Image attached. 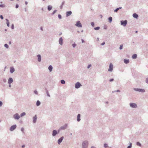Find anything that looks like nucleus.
I'll return each instance as SVG.
<instances>
[{"label":"nucleus","instance_id":"cd10ccee","mask_svg":"<svg viewBox=\"0 0 148 148\" xmlns=\"http://www.w3.org/2000/svg\"><path fill=\"white\" fill-rule=\"evenodd\" d=\"M99 27H95L94 28V29L95 30H99Z\"/></svg>","mask_w":148,"mask_h":148},{"label":"nucleus","instance_id":"4468645a","mask_svg":"<svg viewBox=\"0 0 148 148\" xmlns=\"http://www.w3.org/2000/svg\"><path fill=\"white\" fill-rule=\"evenodd\" d=\"M57 133V131L55 130H54L53 132V134H52L53 136H55L56 134Z\"/></svg>","mask_w":148,"mask_h":148},{"label":"nucleus","instance_id":"dca6fc26","mask_svg":"<svg viewBox=\"0 0 148 148\" xmlns=\"http://www.w3.org/2000/svg\"><path fill=\"white\" fill-rule=\"evenodd\" d=\"M133 16L134 18H137L138 17V15L136 13H134L133 14Z\"/></svg>","mask_w":148,"mask_h":148},{"label":"nucleus","instance_id":"72a5a7b5","mask_svg":"<svg viewBox=\"0 0 148 148\" xmlns=\"http://www.w3.org/2000/svg\"><path fill=\"white\" fill-rule=\"evenodd\" d=\"M131 146H132V144H131V143H130V146H128L127 147V148H131Z\"/></svg>","mask_w":148,"mask_h":148},{"label":"nucleus","instance_id":"7c9ffc66","mask_svg":"<svg viewBox=\"0 0 148 148\" xmlns=\"http://www.w3.org/2000/svg\"><path fill=\"white\" fill-rule=\"evenodd\" d=\"M137 145L139 146H140L141 145V144L139 142H137Z\"/></svg>","mask_w":148,"mask_h":148},{"label":"nucleus","instance_id":"a19ab883","mask_svg":"<svg viewBox=\"0 0 148 148\" xmlns=\"http://www.w3.org/2000/svg\"><path fill=\"white\" fill-rule=\"evenodd\" d=\"M7 26L8 27H9V22H7Z\"/></svg>","mask_w":148,"mask_h":148},{"label":"nucleus","instance_id":"4d7b16f0","mask_svg":"<svg viewBox=\"0 0 148 148\" xmlns=\"http://www.w3.org/2000/svg\"><path fill=\"white\" fill-rule=\"evenodd\" d=\"M117 92H120V91L119 90H118L117 91Z\"/></svg>","mask_w":148,"mask_h":148},{"label":"nucleus","instance_id":"4c0bfd02","mask_svg":"<svg viewBox=\"0 0 148 148\" xmlns=\"http://www.w3.org/2000/svg\"><path fill=\"white\" fill-rule=\"evenodd\" d=\"M2 105V102L1 101H0V106H1Z\"/></svg>","mask_w":148,"mask_h":148},{"label":"nucleus","instance_id":"bb28decb","mask_svg":"<svg viewBox=\"0 0 148 148\" xmlns=\"http://www.w3.org/2000/svg\"><path fill=\"white\" fill-rule=\"evenodd\" d=\"M61 82L62 84H64L65 83V82L64 80H61Z\"/></svg>","mask_w":148,"mask_h":148},{"label":"nucleus","instance_id":"f704fd0d","mask_svg":"<svg viewBox=\"0 0 148 148\" xmlns=\"http://www.w3.org/2000/svg\"><path fill=\"white\" fill-rule=\"evenodd\" d=\"M91 25L92 26H94V23L93 22H92L91 23Z\"/></svg>","mask_w":148,"mask_h":148},{"label":"nucleus","instance_id":"c03bdc74","mask_svg":"<svg viewBox=\"0 0 148 148\" xmlns=\"http://www.w3.org/2000/svg\"><path fill=\"white\" fill-rule=\"evenodd\" d=\"M91 66V65H88V68H90V67Z\"/></svg>","mask_w":148,"mask_h":148},{"label":"nucleus","instance_id":"20e7f679","mask_svg":"<svg viewBox=\"0 0 148 148\" xmlns=\"http://www.w3.org/2000/svg\"><path fill=\"white\" fill-rule=\"evenodd\" d=\"M75 25L79 27H82V25L80 21H78L75 24Z\"/></svg>","mask_w":148,"mask_h":148},{"label":"nucleus","instance_id":"5701e85b","mask_svg":"<svg viewBox=\"0 0 148 148\" xmlns=\"http://www.w3.org/2000/svg\"><path fill=\"white\" fill-rule=\"evenodd\" d=\"M137 57V55L136 54H134L132 56V58L133 59H135Z\"/></svg>","mask_w":148,"mask_h":148},{"label":"nucleus","instance_id":"58836bf2","mask_svg":"<svg viewBox=\"0 0 148 148\" xmlns=\"http://www.w3.org/2000/svg\"><path fill=\"white\" fill-rule=\"evenodd\" d=\"M72 46L73 47H75L76 46V45L75 44H73Z\"/></svg>","mask_w":148,"mask_h":148},{"label":"nucleus","instance_id":"79ce46f5","mask_svg":"<svg viewBox=\"0 0 148 148\" xmlns=\"http://www.w3.org/2000/svg\"><path fill=\"white\" fill-rule=\"evenodd\" d=\"M146 81L147 83H148V78L146 79Z\"/></svg>","mask_w":148,"mask_h":148},{"label":"nucleus","instance_id":"ddd939ff","mask_svg":"<svg viewBox=\"0 0 148 148\" xmlns=\"http://www.w3.org/2000/svg\"><path fill=\"white\" fill-rule=\"evenodd\" d=\"M8 82V83L10 84L12 83L13 82V79L12 78H9Z\"/></svg>","mask_w":148,"mask_h":148},{"label":"nucleus","instance_id":"1a4fd4ad","mask_svg":"<svg viewBox=\"0 0 148 148\" xmlns=\"http://www.w3.org/2000/svg\"><path fill=\"white\" fill-rule=\"evenodd\" d=\"M63 137L62 136L58 140V143L59 144H60V143L62 142L63 139Z\"/></svg>","mask_w":148,"mask_h":148},{"label":"nucleus","instance_id":"603ef678","mask_svg":"<svg viewBox=\"0 0 148 148\" xmlns=\"http://www.w3.org/2000/svg\"><path fill=\"white\" fill-rule=\"evenodd\" d=\"M25 146V145H23L22 146V147H24Z\"/></svg>","mask_w":148,"mask_h":148},{"label":"nucleus","instance_id":"49530a36","mask_svg":"<svg viewBox=\"0 0 148 148\" xmlns=\"http://www.w3.org/2000/svg\"><path fill=\"white\" fill-rule=\"evenodd\" d=\"M105 44V42H103L101 44V45H104Z\"/></svg>","mask_w":148,"mask_h":148},{"label":"nucleus","instance_id":"c85d7f7f","mask_svg":"<svg viewBox=\"0 0 148 148\" xmlns=\"http://www.w3.org/2000/svg\"><path fill=\"white\" fill-rule=\"evenodd\" d=\"M123 45H120V47H119V49H122L123 48Z\"/></svg>","mask_w":148,"mask_h":148},{"label":"nucleus","instance_id":"9b49d317","mask_svg":"<svg viewBox=\"0 0 148 148\" xmlns=\"http://www.w3.org/2000/svg\"><path fill=\"white\" fill-rule=\"evenodd\" d=\"M72 14V12L71 11L67 12L66 13V16H68Z\"/></svg>","mask_w":148,"mask_h":148},{"label":"nucleus","instance_id":"6ab92c4d","mask_svg":"<svg viewBox=\"0 0 148 148\" xmlns=\"http://www.w3.org/2000/svg\"><path fill=\"white\" fill-rule=\"evenodd\" d=\"M52 69H53L52 66L51 65L49 66L48 67V69L50 72H51L52 71Z\"/></svg>","mask_w":148,"mask_h":148},{"label":"nucleus","instance_id":"b1692460","mask_svg":"<svg viewBox=\"0 0 148 148\" xmlns=\"http://www.w3.org/2000/svg\"><path fill=\"white\" fill-rule=\"evenodd\" d=\"M108 19L109 20V22L110 23H111L112 20V18L111 17H110L108 18Z\"/></svg>","mask_w":148,"mask_h":148},{"label":"nucleus","instance_id":"6e6d98bb","mask_svg":"<svg viewBox=\"0 0 148 148\" xmlns=\"http://www.w3.org/2000/svg\"><path fill=\"white\" fill-rule=\"evenodd\" d=\"M9 86L10 87H11V85L10 84Z\"/></svg>","mask_w":148,"mask_h":148},{"label":"nucleus","instance_id":"13d9d810","mask_svg":"<svg viewBox=\"0 0 148 148\" xmlns=\"http://www.w3.org/2000/svg\"><path fill=\"white\" fill-rule=\"evenodd\" d=\"M9 43H10V44H11V42H10Z\"/></svg>","mask_w":148,"mask_h":148},{"label":"nucleus","instance_id":"a18cd8bd","mask_svg":"<svg viewBox=\"0 0 148 148\" xmlns=\"http://www.w3.org/2000/svg\"><path fill=\"white\" fill-rule=\"evenodd\" d=\"M113 80H114V79H111L110 80V82H112V81H113Z\"/></svg>","mask_w":148,"mask_h":148},{"label":"nucleus","instance_id":"7ed1b4c3","mask_svg":"<svg viewBox=\"0 0 148 148\" xmlns=\"http://www.w3.org/2000/svg\"><path fill=\"white\" fill-rule=\"evenodd\" d=\"M113 70V65L112 63H110V64L109 68L108 69L109 71H112Z\"/></svg>","mask_w":148,"mask_h":148},{"label":"nucleus","instance_id":"473e14b6","mask_svg":"<svg viewBox=\"0 0 148 148\" xmlns=\"http://www.w3.org/2000/svg\"><path fill=\"white\" fill-rule=\"evenodd\" d=\"M58 18H59L60 19V18H61L62 16H61L59 14V15H58Z\"/></svg>","mask_w":148,"mask_h":148},{"label":"nucleus","instance_id":"412c9836","mask_svg":"<svg viewBox=\"0 0 148 148\" xmlns=\"http://www.w3.org/2000/svg\"><path fill=\"white\" fill-rule=\"evenodd\" d=\"M52 8V7L51 5H49L48 7V10H50Z\"/></svg>","mask_w":148,"mask_h":148},{"label":"nucleus","instance_id":"aec40b11","mask_svg":"<svg viewBox=\"0 0 148 148\" xmlns=\"http://www.w3.org/2000/svg\"><path fill=\"white\" fill-rule=\"evenodd\" d=\"M124 62L125 63L127 64L129 62V60L125 59L124 60Z\"/></svg>","mask_w":148,"mask_h":148},{"label":"nucleus","instance_id":"f257e3e1","mask_svg":"<svg viewBox=\"0 0 148 148\" xmlns=\"http://www.w3.org/2000/svg\"><path fill=\"white\" fill-rule=\"evenodd\" d=\"M88 145V141H84L82 144V148H87Z\"/></svg>","mask_w":148,"mask_h":148},{"label":"nucleus","instance_id":"f8f14e48","mask_svg":"<svg viewBox=\"0 0 148 148\" xmlns=\"http://www.w3.org/2000/svg\"><path fill=\"white\" fill-rule=\"evenodd\" d=\"M59 42L60 45H62L63 43V39L62 38H60L59 40Z\"/></svg>","mask_w":148,"mask_h":148},{"label":"nucleus","instance_id":"864d4df0","mask_svg":"<svg viewBox=\"0 0 148 148\" xmlns=\"http://www.w3.org/2000/svg\"><path fill=\"white\" fill-rule=\"evenodd\" d=\"M91 148H95V147H91Z\"/></svg>","mask_w":148,"mask_h":148},{"label":"nucleus","instance_id":"ea45409f","mask_svg":"<svg viewBox=\"0 0 148 148\" xmlns=\"http://www.w3.org/2000/svg\"><path fill=\"white\" fill-rule=\"evenodd\" d=\"M0 6L1 7H4V5H0Z\"/></svg>","mask_w":148,"mask_h":148},{"label":"nucleus","instance_id":"f03ea898","mask_svg":"<svg viewBox=\"0 0 148 148\" xmlns=\"http://www.w3.org/2000/svg\"><path fill=\"white\" fill-rule=\"evenodd\" d=\"M121 24L122 25H123L124 26H125L127 23V21L126 20H125L124 21H121Z\"/></svg>","mask_w":148,"mask_h":148},{"label":"nucleus","instance_id":"e433bc0d","mask_svg":"<svg viewBox=\"0 0 148 148\" xmlns=\"http://www.w3.org/2000/svg\"><path fill=\"white\" fill-rule=\"evenodd\" d=\"M24 129L23 128H21V131L24 132Z\"/></svg>","mask_w":148,"mask_h":148},{"label":"nucleus","instance_id":"f3484780","mask_svg":"<svg viewBox=\"0 0 148 148\" xmlns=\"http://www.w3.org/2000/svg\"><path fill=\"white\" fill-rule=\"evenodd\" d=\"M80 115L79 114H78L77 115V121H80Z\"/></svg>","mask_w":148,"mask_h":148},{"label":"nucleus","instance_id":"a211bd4d","mask_svg":"<svg viewBox=\"0 0 148 148\" xmlns=\"http://www.w3.org/2000/svg\"><path fill=\"white\" fill-rule=\"evenodd\" d=\"M14 71V68L11 67L10 68V72L11 73H12Z\"/></svg>","mask_w":148,"mask_h":148},{"label":"nucleus","instance_id":"09e8293b","mask_svg":"<svg viewBox=\"0 0 148 148\" xmlns=\"http://www.w3.org/2000/svg\"><path fill=\"white\" fill-rule=\"evenodd\" d=\"M0 18L2 19H3V16L2 15H1Z\"/></svg>","mask_w":148,"mask_h":148},{"label":"nucleus","instance_id":"3c124183","mask_svg":"<svg viewBox=\"0 0 148 148\" xmlns=\"http://www.w3.org/2000/svg\"><path fill=\"white\" fill-rule=\"evenodd\" d=\"M82 43L84 42V41L83 40H82Z\"/></svg>","mask_w":148,"mask_h":148},{"label":"nucleus","instance_id":"6e6552de","mask_svg":"<svg viewBox=\"0 0 148 148\" xmlns=\"http://www.w3.org/2000/svg\"><path fill=\"white\" fill-rule=\"evenodd\" d=\"M81 86V84L79 82L75 84V87L76 88H79Z\"/></svg>","mask_w":148,"mask_h":148},{"label":"nucleus","instance_id":"de8ad7c7","mask_svg":"<svg viewBox=\"0 0 148 148\" xmlns=\"http://www.w3.org/2000/svg\"><path fill=\"white\" fill-rule=\"evenodd\" d=\"M18 5H16V8H18Z\"/></svg>","mask_w":148,"mask_h":148},{"label":"nucleus","instance_id":"8fccbe9b","mask_svg":"<svg viewBox=\"0 0 148 148\" xmlns=\"http://www.w3.org/2000/svg\"><path fill=\"white\" fill-rule=\"evenodd\" d=\"M34 92L35 94H37V92L36 91V90L34 91Z\"/></svg>","mask_w":148,"mask_h":148},{"label":"nucleus","instance_id":"a878e982","mask_svg":"<svg viewBox=\"0 0 148 148\" xmlns=\"http://www.w3.org/2000/svg\"><path fill=\"white\" fill-rule=\"evenodd\" d=\"M25 112H23L21 114V116H24V115H25Z\"/></svg>","mask_w":148,"mask_h":148},{"label":"nucleus","instance_id":"bf43d9fd","mask_svg":"<svg viewBox=\"0 0 148 148\" xmlns=\"http://www.w3.org/2000/svg\"><path fill=\"white\" fill-rule=\"evenodd\" d=\"M41 30L42 29V28H41Z\"/></svg>","mask_w":148,"mask_h":148},{"label":"nucleus","instance_id":"393cba45","mask_svg":"<svg viewBox=\"0 0 148 148\" xmlns=\"http://www.w3.org/2000/svg\"><path fill=\"white\" fill-rule=\"evenodd\" d=\"M40 104V102L39 101H37V102H36V105L37 106H39Z\"/></svg>","mask_w":148,"mask_h":148},{"label":"nucleus","instance_id":"4be33fe9","mask_svg":"<svg viewBox=\"0 0 148 148\" xmlns=\"http://www.w3.org/2000/svg\"><path fill=\"white\" fill-rule=\"evenodd\" d=\"M137 90L138 91H139L143 92L145 91V90L143 89H137Z\"/></svg>","mask_w":148,"mask_h":148},{"label":"nucleus","instance_id":"423d86ee","mask_svg":"<svg viewBox=\"0 0 148 148\" xmlns=\"http://www.w3.org/2000/svg\"><path fill=\"white\" fill-rule=\"evenodd\" d=\"M130 105L131 107L132 108H136L137 107V105L135 103H131L130 104Z\"/></svg>","mask_w":148,"mask_h":148},{"label":"nucleus","instance_id":"39448f33","mask_svg":"<svg viewBox=\"0 0 148 148\" xmlns=\"http://www.w3.org/2000/svg\"><path fill=\"white\" fill-rule=\"evenodd\" d=\"M16 125H14L12 126L10 128V130L12 131L14 130L16 128Z\"/></svg>","mask_w":148,"mask_h":148},{"label":"nucleus","instance_id":"0eeeda50","mask_svg":"<svg viewBox=\"0 0 148 148\" xmlns=\"http://www.w3.org/2000/svg\"><path fill=\"white\" fill-rule=\"evenodd\" d=\"M14 117L15 119H18L20 118V116L18 114H16L14 116Z\"/></svg>","mask_w":148,"mask_h":148},{"label":"nucleus","instance_id":"9d476101","mask_svg":"<svg viewBox=\"0 0 148 148\" xmlns=\"http://www.w3.org/2000/svg\"><path fill=\"white\" fill-rule=\"evenodd\" d=\"M37 119V117L36 115H35V116L33 117V122L34 123H35L36 121V120Z\"/></svg>","mask_w":148,"mask_h":148},{"label":"nucleus","instance_id":"c9c22d12","mask_svg":"<svg viewBox=\"0 0 148 148\" xmlns=\"http://www.w3.org/2000/svg\"><path fill=\"white\" fill-rule=\"evenodd\" d=\"M104 147H106V148L107 147H108L107 144H105L104 145Z\"/></svg>","mask_w":148,"mask_h":148},{"label":"nucleus","instance_id":"2f4dec72","mask_svg":"<svg viewBox=\"0 0 148 148\" xmlns=\"http://www.w3.org/2000/svg\"><path fill=\"white\" fill-rule=\"evenodd\" d=\"M119 8H117L115 10H114V12H117L119 10Z\"/></svg>","mask_w":148,"mask_h":148},{"label":"nucleus","instance_id":"37998d69","mask_svg":"<svg viewBox=\"0 0 148 148\" xmlns=\"http://www.w3.org/2000/svg\"><path fill=\"white\" fill-rule=\"evenodd\" d=\"M56 10H54V11L53 12V14H54L55 13H56Z\"/></svg>","mask_w":148,"mask_h":148},{"label":"nucleus","instance_id":"5fc2aeb1","mask_svg":"<svg viewBox=\"0 0 148 148\" xmlns=\"http://www.w3.org/2000/svg\"><path fill=\"white\" fill-rule=\"evenodd\" d=\"M12 29H13L14 28V26H12Z\"/></svg>","mask_w":148,"mask_h":148},{"label":"nucleus","instance_id":"2eb2a0df","mask_svg":"<svg viewBox=\"0 0 148 148\" xmlns=\"http://www.w3.org/2000/svg\"><path fill=\"white\" fill-rule=\"evenodd\" d=\"M38 57V61L39 62H40L41 60V57L40 55H38L37 56Z\"/></svg>","mask_w":148,"mask_h":148},{"label":"nucleus","instance_id":"c756f323","mask_svg":"<svg viewBox=\"0 0 148 148\" xmlns=\"http://www.w3.org/2000/svg\"><path fill=\"white\" fill-rule=\"evenodd\" d=\"M4 45L5 47H6L7 48H8V46L7 44H5Z\"/></svg>","mask_w":148,"mask_h":148}]
</instances>
